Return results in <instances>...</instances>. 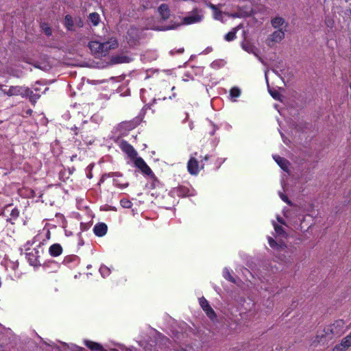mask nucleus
I'll return each mask as SVG.
<instances>
[{"mask_svg": "<svg viewBox=\"0 0 351 351\" xmlns=\"http://www.w3.org/2000/svg\"><path fill=\"white\" fill-rule=\"evenodd\" d=\"M212 156L206 154L204 156H198L197 152H194L187 162V171L192 176H197L201 169H204L206 162Z\"/></svg>", "mask_w": 351, "mask_h": 351, "instance_id": "nucleus-1", "label": "nucleus"}, {"mask_svg": "<svg viewBox=\"0 0 351 351\" xmlns=\"http://www.w3.org/2000/svg\"><path fill=\"white\" fill-rule=\"evenodd\" d=\"M346 323L343 319H337L334 323L326 326L324 328V333L328 339L340 337L347 330Z\"/></svg>", "mask_w": 351, "mask_h": 351, "instance_id": "nucleus-2", "label": "nucleus"}, {"mask_svg": "<svg viewBox=\"0 0 351 351\" xmlns=\"http://www.w3.org/2000/svg\"><path fill=\"white\" fill-rule=\"evenodd\" d=\"M204 19V12L202 9L195 8L189 14L182 19V24L188 25L200 23Z\"/></svg>", "mask_w": 351, "mask_h": 351, "instance_id": "nucleus-3", "label": "nucleus"}, {"mask_svg": "<svg viewBox=\"0 0 351 351\" xmlns=\"http://www.w3.org/2000/svg\"><path fill=\"white\" fill-rule=\"evenodd\" d=\"M267 240L270 247L272 248L278 254V255L282 256L284 257L288 256L289 247L285 243L284 241L281 240L276 241L271 237H268Z\"/></svg>", "mask_w": 351, "mask_h": 351, "instance_id": "nucleus-4", "label": "nucleus"}, {"mask_svg": "<svg viewBox=\"0 0 351 351\" xmlns=\"http://www.w3.org/2000/svg\"><path fill=\"white\" fill-rule=\"evenodd\" d=\"M199 305L205 312L206 315L212 320H214L217 315L215 311L212 308L208 300L202 297L199 299Z\"/></svg>", "mask_w": 351, "mask_h": 351, "instance_id": "nucleus-5", "label": "nucleus"}, {"mask_svg": "<svg viewBox=\"0 0 351 351\" xmlns=\"http://www.w3.org/2000/svg\"><path fill=\"white\" fill-rule=\"evenodd\" d=\"M119 147L128 156L132 159H134L137 156V152L135 150V149L133 147L132 145H130L128 141H121L119 145Z\"/></svg>", "mask_w": 351, "mask_h": 351, "instance_id": "nucleus-6", "label": "nucleus"}, {"mask_svg": "<svg viewBox=\"0 0 351 351\" xmlns=\"http://www.w3.org/2000/svg\"><path fill=\"white\" fill-rule=\"evenodd\" d=\"M134 165L138 169L141 170L142 173L147 176L153 175L154 172L141 157L136 158L134 160Z\"/></svg>", "mask_w": 351, "mask_h": 351, "instance_id": "nucleus-7", "label": "nucleus"}, {"mask_svg": "<svg viewBox=\"0 0 351 351\" xmlns=\"http://www.w3.org/2000/svg\"><path fill=\"white\" fill-rule=\"evenodd\" d=\"M118 45L117 40L112 38L108 41L101 43V49H102L101 56H105L110 49H116Z\"/></svg>", "mask_w": 351, "mask_h": 351, "instance_id": "nucleus-8", "label": "nucleus"}, {"mask_svg": "<svg viewBox=\"0 0 351 351\" xmlns=\"http://www.w3.org/2000/svg\"><path fill=\"white\" fill-rule=\"evenodd\" d=\"M350 347H351V332L342 339L340 343L335 346L333 351H346Z\"/></svg>", "mask_w": 351, "mask_h": 351, "instance_id": "nucleus-9", "label": "nucleus"}, {"mask_svg": "<svg viewBox=\"0 0 351 351\" xmlns=\"http://www.w3.org/2000/svg\"><path fill=\"white\" fill-rule=\"evenodd\" d=\"M126 38L130 46H135L138 44L139 36L137 30L134 28H130L127 33Z\"/></svg>", "mask_w": 351, "mask_h": 351, "instance_id": "nucleus-10", "label": "nucleus"}, {"mask_svg": "<svg viewBox=\"0 0 351 351\" xmlns=\"http://www.w3.org/2000/svg\"><path fill=\"white\" fill-rule=\"evenodd\" d=\"M25 87L21 86H12L9 87L8 91L5 92L6 95L8 96H17L21 95L24 97Z\"/></svg>", "mask_w": 351, "mask_h": 351, "instance_id": "nucleus-11", "label": "nucleus"}, {"mask_svg": "<svg viewBox=\"0 0 351 351\" xmlns=\"http://www.w3.org/2000/svg\"><path fill=\"white\" fill-rule=\"evenodd\" d=\"M40 258L39 252L36 249L26 253V258L29 263H40Z\"/></svg>", "mask_w": 351, "mask_h": 351, "instance_id": "nucleus-12", "label": "nucleus"}, {"mask_svg": "<svg viewBox=\"0 0 351 351\" xmlns=\"http://www.w3.org/2000/svg\"><path fill=\"white\" fill-rule=\"evenodd\" d=\"M84 343L91 351H108L101 344L91 340H84Z\"/></svg>", "mask_w": 351, "mask_h": 351, "instance_id": "nucleus-13", "label": "nucleus"}, {"mask_svg": "<svg viewBox=\"0 0 351 351\" xmlns=\"http://www.w3.org/2000/svg\"><path fill=\"white\" fill-rule=\"evenodd\" d=\"M108 226L104 223H97L93 228L95 234L97 237H101L107 233Z\"/></svg>", "mask_w": 351, "mask_h": 351, "instance_id": "nucleus-14", "label": "nucleus"}, {"mask_svg": "<svg viewBox=\"0 0 351 351\" xmlns=\"http://www.w3.org/2000/svg\"><path fill=\"white\" fill-rule=\"evenodd\" d=\"M158 12L161 19L164 21L167 20L170 17V9L166 3H162L158 7Z\"/></svg>", "mask_w": 351, "mask_h": 351, "instance_id": "nucleus-15", "label": "nucleus"}, {"mask_svg": "<svg viewBox=\"0 0 351 351\" xmlns=\"http://www.w3.org/2000/svg\"><path fill=\"white\" fill-rule=\"evenodd\" d=\"M88 47L95 56H101V53H102V49H101V42L97 40H92L89 42Z\"/></svg>", "mask_w": 351, "mask_h": 351, "instance_id": "nucleus-16", "label": "nucleus"}, {"mask_svg": "<svg viewBox=\"0 0 351 351\" xmlns=\"http://www.w3.org/2000/svg\"><path fill=\"white\" fill-rule=\"evenodd\" d=\"M174 192L179 197H186L191 195V190L189 187L184 185H179L174 189Z\"/></svg>", "mask_w": 351, "mask_h": 351, "instance_id": "nucleus-17", "label": "nucleus"}, {"mask_svg": "<svg viewBox=\"0 0 351 351\" xmlns=\"http://www.w3.org/2000/svg\"><path fill=\"white\" fill-rule=\"evenodd\" d=\"M27 96L29 97V101L34 106L37 101V100L40 97V95L38 93H34L32 90L29 88L25 87L24 97Z\"/></svg>", "mask_w": 351, "mask_h": 351, "instance_id": "nucleus-18", "label": "nucleus"}, {"mask_svg": "<svg viewBox=\"0 0 351 351\" xmlns=\"http://www.w3.org/2000/svg\"><path fill=\"white\" fill-rule=\"evenodd\" d=\"M49 253L51 256H58L62 253V247L59 243H54L49 247Z\"/></svg>", "mask_w": 351, "mask_h": 351, "instance_id": "nucleus-19", "label": "nucleus"}, {"mask_svg": "<svg viewBox=\"0 0 351 351\" xmlns=\"http://www.w3.org/2000/svg\"><path fill=\"white\" fill-rule=\"evenodd\" d=\"M271 40L274 43L280 42L285 37V32L282 29H278L274 31L271 34Z\"/></svg>", "mask_w": 351, "mask_h": 351, "instance_id": "nucleus-20", "label": "nucleus"}, {"mask_svg": "<svg viewBox=\"0 0 351 351\" xmlns=\"http://www.w3.org/2000/svg\"><path fill=\"white\" fill-rule=\"evenodd\" d=\"M273 158L282 169H283L284 171L288 169L289 162L287 159L278 155H275L273 156Z\"/></svg>", "mask_w": 351, "mask_h": 351, "instance_id": "nucleus-21", "label": "nucleus"}, {"mask_svg": "<svg viewBox=\"0 0 351 351\" xmlns=\"http://www.w3.org/2000/svg\"><path fill=\"white\" fill-rule=\"evenodd\" d=\"M64 25L68 31H74L75 30L73 28L74 21H73V17L71 15L66 14L64 16Z\"/></svg>", "mask_w": 351, "mask_h": 351, "instance_id": "nucleus-22", "label": "nucleus"}, {"mask_svg": "<svg viewBox=\"0 0 351 351\" xmlns=\"http://www.w3.org/2000/svg\"><path fill=\"white\" fill-rule=\"evenodd\" d=\"M88 18L94 26L98 25L100 22V16L97 12L90 13Z\"/></svg>", "mask_w": 351, "mask_h": 351, "instance_id": "nucleus-23", "label": "nucleus"}, {"mask_svg": "<svg viewBox=\"0 0 351 351\" xmlns=\"http://www.w3.org/2000/svg\"><path fill=\"white\" fill-rule=\"evenodd\" d=\"M207 5L213 11V15L215 19H219L221 16V11L217 8L216 5L209 3L207 4Z\"/></svg>", "mask_w": 351, "mask_h": 351, "instance_id": "nucleus-24", "label": "nucleus"}, {"mask_svg": "<svg viewBox=\"0 0 351 351\" xmlns=\"http://www.w3.org/2000/svg\"><path fill=\"white\" fill-rule=\"evenodd\" d=\"M112 61L114 63H127L130 61V58L126 56H117L113 57Z\"/></svg>", "mask_w": 351, "mask_h": 351, "instance_id": "nucleus-25", "label": "nucleus"}, {"mask_svg": "<svg viewBox=\"0 0 351 351\" xmlns=\"http://www.w3.org/2000/svg\"><path fill=\"white\" fill-rule=\"evenodd\" d=\"M271 23L274 28H279L285 23V19L282 17L276 16L271 20Z\"/></svg>", "mask_w": 351, "mask_h": 351, "instance_id": "nucleus-26", "label": "nucleus"}, {"mask_svg": "<svg viewBox=\"0 0 351 351\" xmlns=\"http://www.w3.org/2000/svg\"><path fill=\"white\" fill-rule=\"evenodd\" d=\"M237 28H233L230 32H229L225 35V40L228 42L234 40L237 37Z\"/></svg>", "mask_w": 351, "mask_h": 351, "instance_id": "nucleus-27", "label": "nucleus"}, {"mask_svg": "<svg viewBox=\"0 0 351 351\" xmlns=\"http://www.w3.org/2000/svg\"><path fill=\"white\" fill-rule=\"evenodd\" d=\"M114 184L120 189H125L129 186V183L126 181L120 180L119 178L113 179Z\"/></svg>", "mask_w": 351, "mask_h": 351, "instance_id": "nucleus-28", "label": "nucleus"}, {"mask_svg": "<svg viewBox=\"0 0 351 351\" xmlns=\"http://www.w3.org/2000/svg\"><path fill=\"white\" fill-rule=\"evenodd\" d=\"M79 261H80L79 257L76 255L73 254V255H69V256H65L62 263H71L72 262L76 263V262H79Z\"/></svg>", "mask_w": 351, "mask_h": 351, "instance_id": "nucleus-29", "label": "nucleus"}, {"mask_svg": "<svg viewBox=\"0 0 351 351\" xmlns=\"http://www.w3.org/2000/svg\"><path fill=\"white\" fill-rule=\"evenodd\" d=\"M149 177L152 180V183H151L152 189H154V188H156L160 186V182L154 173H153L152 176H149Z\"/></svg>", "mask_w": 351, "mask_h": 351, "instance_id": "nucleus-30", "label": "nucleus"}, {"mask_svg": "<svg viewBox=\"0 0 351 351\" xmlns=\"http://www.w3.org/2000/svg\"><path fill=\"white\" fill-rule=\"evenodd\" d=\"M99 271L103 277L108 276L110 274V269L106 265H101Z\"/></svg>", "mask_w": 351, "mask_h": 351, "instance_id": "nucleus-31", "label": "nucleus"}, {"mask_svg": "<svg viewBox=\"0 0 351 351\" xmlns=\"http://www.w3.org/2000/svg\"><path fill=\"white\" fill-rule=\"evenodd\" d=\"M230 95L232 98H237L241 95V90L238 87H233L230 90Z\"/></svg>", "mask_w": 351, "mask_h": 351, "instance_id": "nucleus-32", "label": "nucleus"}, {"mask_svg": "<svg viewBox=\"0 0 351 351\" xmlns=\"http://www.w3.org/2000/svg\"><path fill=\"white\" fill-rule=\"evenodd\" d=\"M120 204L125 208H130L132 206V202L130 199L125 198L120 200Z\"/></svg>", "mask_w": 351, "mask_h": 351, "instance_id": "nucleus-33", "label": "nucleus"}, {"mask_svg": "<svg viewBox=\"0 0 351 351\" xmlns=\"http://www.w3.org/2000/svg\"><path fill=\"white\" fill-rule=\"evenodd\" d=\"M223 276L226 280L234 282V278L231 276L230 271L226 267L223 269Z\"/></svg>", "mask_w": 351, "mask_h": 351, "instance_id": "nucleus-34", "label": "nucleus"}, {"mask_svg": "<svg viewBox=\"0 0 351 351\" xmlns=\"http://www.w3.org/2000/svg\"><path fill=\"white\" fill-rule=\"evenodd\" d=\"M10 216L12 219H16L19 216V210L18 208H14L11 210Z\"/></svg>", "mask_w": 351, "mask_h": 351, "instance_id": "nucleus-35", "label": "nucleus"}, {"mask_svg": "<svg viewBox=\"0 0 351 351\" xmlns=\"http://www.w3.org/2000/svg\"><path fill=\"white\" fill-rule=\"evenodd\" d=\"M274 230L278 234H282L285 232L283 228L278 224H274Z\"/></svg>", "mask_w": 351, "mask_h": 351, "instance_id": "nucleus-36", "label": "nucleus"}, {"mask_svg": "<svg viewBox=\"0 0 351 351\" xmlns=\"http://www.w3.org/2000/svg\"><path fill=\"white\" fill-rule=\"evenodd\" d=\"M75 23L79 27H82L84 26V22L80 17L75 18Z\"/></svg>", "mask_w": 351, "mask_h": 351, "instance_id": "nucleus-37", "label": "nucleus"}, {"mask_svg": "<svg viewBox=\"0 0 351 351\" xmlns=\"http://www.w3.org/2000/svg\"><path fill=\"white\" fill-rule=\"evenodd\" d=\"M270 94L272 96V97L275 99H278L280 97V93L277 90H270Z\"/></svg>", "mask_w": 351, "mask_h": 351, "instance_id": "nucleus-38", "label": "nucleus"}, {"mask_svg": "<svg viewBox=\"0 0 351 351\" xmlns=\"http://www.w3.org/2000/svg\"><path fill=\"white\" fill-rule=\"evenodd\" d=\"M43 30H44L45 34L47 36H51V34H52V32H51V27H48V26H47V27H43Z\"/></svg>", "mask_w": 351, "mask_h": 351, "instance_id": "nucleus-39", "label": "nucleus"}, {"mask_svg": "<svg viewBox=\"0 0 351 351\" xmlns=\"http://www.w3.org/2000/svg\"><path fill=\"white\" fill-rule=\"evenodd\" d=\"M280 197L282 199V201H284L285 202L287 203L288 204H291V202H290V200L289 199V198H288V197L287 195H285L283 193H280Z\"/></svg>", "mask_w": 351, "mask_h": 351, "instance_id": "nucleus-40", "label": "nucleus"}, {"mask_svg": "<svg viewBox=\"0 0 351 351\" xmlns=\"http://www.w3.org/2000/svg\"><path fill=\"white\" fill-rule=\"evenodd\" d=\"M3 85L0 84V95H6L5 92L8 91V89L3 88Z\"/></svg>", "mask_w": 351, "mask_h": 351, "instance_id": "nucleus-41", "label": "nucleus"}, {"mask_svg": "<svg viewBox=\"0 0 351 351\" xmlns=\"http://www.w3.org/2000/svg\"><path fill=\"white\" fill-rule=\"evenodd\" d=\"M71 130L73 131L75 135L78 134V128L77 127L75 126V127L72 128Z\"/></svg>", "mask_w": 351, "mask_h": 351, "instance_id": "nucleus-42", "label": "nucleus"}, {"mask_svg": "<svg viewBox=\"0 0 351 351\" xmlns=\"http://www.w3.org/2000/svg\"><path fill=\"white\" fill-rule=\"evenodd\" d=\"M32 112H33V110L32 109H28L27 110H26V114L27 115L31 116L32 114Z\"/></svg>", "mask_w": 351, "mask_h": 351, "instance_id": "nucleus-43", "label": "nucleus"}, {"mask_svg": "<svg viewBox=\"0 0 351 351\" xmlns=\"http://www.w3.org/2000/svg\"><path fill=\"white\" fill-rule=\"evenodd\" d=\"M77 158V155H73L71 157V161H74L75 159Z\"/></svg>", "mask_w": 351, "mask_h": 351, "instance_id": "nucleus-44", "label": "nucleus"}, {"mask_svg": "<svg viewBox=\"0 0 351 351\" xmlns=\"http://www.w3.org/2000/svg\"><path fill=\"white\" fill-rule=\"evenodd\" d=\"M18 265H12V269L15 270V269H16V267H18Z\"/></svg>", "mask_w": 351, "mask_h": 351, "instance_id": "nucleus-45", "label": "nucleus"}, {"mask_svg": "<svg viewBox=\"0 0 351 351\" xmlns=\"http://www.w3.org/2000/svg\"><path fill=\"white\" fill-rule=\"evenodd\" d=\"M114 176H119V177H120V176H121V175H120L119 173H117V172L114 173Z\"/></svg>", "mask_w": 351, "mask_h": 351, "instance_id": "nucleus-46", "label": "nucleus"}, {"mask_svg": "<svg viewBox=\"0 0 351 351\" xmlns=\"http://www.w3.org/2000/svg\"><path fill=\"white\" fill-rule=\"evenodd\" d=\"M183 51H184V49H180L178 50V52L180 53H182Z\"/></svg>", "mask_w": 351, "mask_h": 351, "instance_id": "nucleus-47", "label": "nucleus"}, {"mask_svg": "<svg viewBox=\"0 0 351 351\" xmlns=\"http://www.w3.org/2000/svg\"><path fill=\"white\" fill-rule=\"evenodd\" d=\"M11 206V204H8V205H6V206H5V208H8V207H9V206Z\"/></svg>", "mask_w": 351, "mask_h": 351, "instance_id": "nucleus-48", "label": "nucleus"}, {"mask_svg": "<svg viewBox=\"0 0 351 351\" xmlns=\"http://www.w3.org/2000/svg\"><path fill=\"white\" fill-rule=\"evenodd\" d=\"M83 350H84V348H80V350L82 351Z\"/></svg>", "mask_w": 351, "mask_h": 351, "instance_id": "nucleus-49", "label": "nucleus"}, {"mask_svg": "<svg viewBox=\"0 0 351 351\" xmlns=\"http://www.w3.org/2000/svg\"><path fill=\"white\" fill-rule=\"evenodd\" d=\"M35 90H36V91H39V89L36 88H35Z\"/></svg>", "mask_w": 351, "mask_h": 351, "instance_id": "nucleus-50", "label": "nucleus"}, {"mask_svg": "<svg viewBox=\"0 0 351 351\" xmlns=\"http://www.w3.org/2000/svg\"><path fill=\"white\" fill-rule=\"evenodd\" d=\"M278 221H280V223H283V221H281V220H280V219H278Z\"/></svg>", "mask_w": 351, "mask_h": 351, "instance_id": "nucleus-51", "label": "nucleus"}, {"mask_svg": "<svg viewBox=\"0 0 351 351\" xmlns=\"http://www.w3.org/2000/svg\"><path fill=\"white\" fill-rule=\"evenodd\" d=\"M175 89V86L172 87L171 90H173Z\"/></svg>", "mask_w": 351, "mask_h": 351, "instance_id": "nucleus-52", "label": "nucleus"}, {"mask_svg": "<svg viewBox=\"0 0 351 351\" xmlns=\"http://www.w3.org/2000/svg\"><path fill=\"white\" fill-rule=\"evenodd\" d=\"M90 266V265H88L87 268L89 269Z\"/></svg>", "mask_w": 351, "mask_h": 351, "instance_id": "nucleus-53", "label": "nucleus"}]
</instances>
